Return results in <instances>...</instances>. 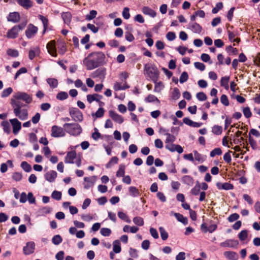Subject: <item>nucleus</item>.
<instances>
[{
  "label": "nucleus",
  "instance_id": "obj_1",
  "mask_svg": "<svg viewBox=\"0 0 260 260\" xmlns=\"http://www.w3.org/2000/svg\"><path fill=\"white\" fill-rule=\"evenodd\" d=\"M11 100V104L13 109L15 115L21 120H25L28 118V111L27 109H22L25 106L19 100H21L26 104H30L32 101V97L24 92H17Z\"/></svg>",
  "mask_w": 260,
  "mask_h": 260
},
{
  "label": "nucleus",
  "instance_id": "obj_2",
  "mask_svg": "<svg viewBox=\"0 0 260 260\" xmlns=\"http://www.w3.org/2000/svg\"><path fill=\"white\" fill-rule=\"evenodd\" d=\"M106 63V56L102 51L92 52L83 60V64L87 70H93Z\"/></svg>",
  "mask_w": 260,
  "mask_h": 260
},
{
  "label": "nucleus",
  "instance_id": "obj_3",
  "mask_svg": "<svg viewBox=\"0 0 260 260\" xmlns=\"http://www.w3.org/2000/svg\"><path fill=\"white\" fill-rule=\"evenodd\" d=\"M144 71L146 72V74L153 82L158 81L159 72L155 66L150 64H146L144 66Z\"/></svg>",
  "mask_w": 260,
  "mask_h": 260
},
{
  "label": "nucleus",
  "instance_id": "obj_4",
  "mask_svg": "<svg viewBox=\"0 0 260 260\" xmlns=\"http://www.w3.org/2000/svg\"><path fill=\"white\" fill-rule=\"evenodd\" d=\"M63 126L66 132L73 136H78L82 131L81 126L77 123H66Z\"/></svg>",
  "mask_w": 260,
  "mask_h": 260
},
{
  "label": "nucleus",
  "instance_id": "obj_5",
  "mask_svg": "<svg viewBox=\"0 0 260 260\" xmlns=\"http://www.w3.org/2000/svg\"><path fill=\"white\" fill-rule=\"evenodd\" d=\"M27 22H23L22 23L15 25L11 29L8 30L6 34V37L8 39H14L18 37L19 33L23 30L26 25Z\"/></svg>",
  "mask_w": 260,
  "mask_h": 260
},
{
  "label": "nucleus",
  "instance_id": "obj_6",
  "mask_svg": "<svg viewBox=\"0 0 260 260\" xmlns=\"http://www.w3.org/2000/svg\"><path fill=\"white\" fill-rule=\"evenodd\" d=\"M70 115L75 121L81 122L83 120V114L78 108H71L69 109Z\"/></svg>",
  "mask_w": 260,
  "mask_h": 260
},
{
  "label": "nucleus",
  "instance_id": "obj_7",
  "mask_svg": "<svg viewBox=\"0 0 260 260\" xmlns=\"http://www.w3.org/2000/svg\"><path fill=\"white\" fill-rule=\"evenodd\" d=\"M51 132V136L54 138L62 137L66 135L65 130L57 125L52 126Z\"/></svg>",
  "mask_w": 260,
  "mask_h": 260
},
{
  "label": "nucleus",
  "instance_id": "obj_8",
  "mask_svg": "<svg viewBox=\"0 0 260 260\" xmlns=\"http://www.w3.org/2000/svg\"><path fill=\"white\" fill-rule=\"evenodd\" d=\"M38 30V27L32 24H29L25 30V35L28 39L34 37Z\"/></svg>",
  "mask_w": 260,
  "mask_h": 260
},
{
  "label": "nucleus",
  "instance_id": "obj_9",
  "mask_svg": "<svg viewBox=\"0 0 260 260\" xmlns=\"http://www.w3.org/2000/svg\"><path fill=\"white\" fill-rule=\"evenodd\" d=\"M106 69L105 68H101L92 73L91 77L93 78H98L104 79L106 76Z\"/></svg>",
  "mask_w": 260,
  "mask_h": 260
},
{
  "label": "nucleus",
  "instance_id": "obj_10",
  "mask_svg": "<svg viewBox=\"0 0 260 260\" xmlns=\"http://www.w3.org/2000/svg\"><path fill=\"white\" fill-rule=\"evenodd\" d=\"M48 53L53 57L57 56L55 41L52 40L49 42L46 46Z\"/></svg>",
  "mask_w": 260,
  "mask_h": 260
},
{
  "label": "nucleus",
  "instance_id": "obj_11",
  "mask_svg": "<svg viewBox=\"0 0 260 260\" xmlns=\"http://www.w3.org/2000/svg\"><path fill=\"white\" fill-rule=\"evenodd\" d=\"M239 244L238 240L228 239L224 242H221L220 246L222 247L236 248Z\"/></svg>",
  "mask_w": 260,
  "mask_h": 260
},
{
  "label": "nucleus",
  "instance_id": "obj_12",
  "mask_svg": "<svg viewBox=\"0 0 260 260\" xmlns=\"http://www.w3.org/2000/svg\"><path fill=\"white\" fill-rule=\"evenodd\" d=\"M35 244L34 242H27L23 248V253L25 255H29L34 252Z\"/></svg>",
  "mask_w": 260,
  "mask_h": 260
},
{
  "label": "nucleus",
  "instance_id": "obj_13",
  "mask_svg": "<svg viewBox=\"0 0 260 260\" xmlns=\"http://www.w3.org/2000/svg\"><path fill=\"white\" fill-rule=\"evenodd\" d=\"M13 127V132L15 135L18 134L21 128V123L17 119L13 118L10 120Z\"/></svg>",
  "mask_w": 260,
  "mask_h": 260
},
{
  "label": "nucleus",
  "instance_id": "obj_14",
  "mask_svg": "<svg viewBox=\"0 0 260 260\" xmlns=\"http://www.w3.org/2000/svg\"><path fill=\"white\" fill-rule=\"evenodd\" d=\"M109 114L110 117L116 122L121 124L123 121L124 119L123 117L118 114V113H116L115 111L113 110H110L109 111Z\"/></svg>",
  "mask_w": 260,
  "mask_h": 260
},
{
  "label": "nucleus",
  "instance_id": "obj_15",
  "mask_svg": "<svg viewBox=\"0 0 260 260\" xmlns=\"http://www.w3.org/2000/svg\"><path fill=\"white\" fill-rule=\"evenodd\" d=\"M20 20V15L19 13L14 12L10 13L7 17V20L13 23H17Z\"/></svg>",
  "mask_w": 260,
  "mask_h": 260
},
{
  "label": "nucleus",
  "instance_id": "obj_16",
  "mask_svg": "<svg viewBox=\"0 0 260 260\" xmlns=\"http://www.w3.org/2000/svg\"><path fill=\"white\" fill-rule=\"evenodd\" d=\"M188 28L196 34H200L202 30V26L196 22L189 23Z\"/></svg>",
  "mask_w": 260,
  "mask_h": 260
},
{
  "label": "nucleus",
  "instance_id": "obj_17",
  "mask_svg": "<svg viewBox=\"0 0 260 260\" xmlns=\"http://www.w3.org/2000/svg\"><path fill=\"white\" fill-rule=\"evenodd\" d=\"M57 173L55 171L51 170L45 174V178L49 182H53L57 177Z\"/></svg>",
  "mask_w": 260,
  "mask_h": 260
},
{
  "label": "nucleus",
  "instance_id": "obj_18",
  "mask_svg": "<svg viewBox=\"0 0 260 260\" xmlns=\"http://www.w3.org/2000/svg\"><path fill=\"white\" fill-rule=\"evenodd\" d=\"M76 157V152L75 151H72L68 152L64 161L66 164H73L74 159Z\"/></svg>",
  "mask_w": 260,
  "mask_h": 260
},
{
  "label": "nucleus",
  "instance_id": "obj_19",
  "mask_svg": "<svg viewBox=\"0 0 260 260\" xmlns=\"http://www.w3.org/2000/svg\"><path fill=\"white\" fill-rule=\"evenodd\" d=\"M17 3L25 9H28L33 6L31 0H16Z\"/></svg>",
  "mask_w": 260,
  "mask_h": 260
},
{
  "label": "nucleus",
  "instance_id": "obj_20",
  "mask_svg": "<svg viewBox=\"0 0 260 260\" xmlns=\"http://www.w3.org/2000/svg\"><path fill=\"white\" fill-rule=\"evenodd\" d=\"M96 178L95 176H92L90 177H84V180L87 182V184L84 185V188L86 189L89 188L90 187L93 186L95 182Z\"/></svg>",
  "mask_w": 260,
  "mask_h": 260
},
{
  "label": "nucleus",
  "instance_id": "obj_21",
  "mask_svg": "<svg viewBox=\"0 0 260 260\" xmlns=\"http://www.w3.org/2000/svg\"><path fill=\"white\" fill-rule=\"evenodd\" d=\"M171 215H174L178 221L182 222L183 224L186 225L187 224V218L184 217L182 214L178 213H174L173 212H171Z\"/></svg>",
  "mask_w": 260,
  "mask_h": 260
},
{
  "label": "nucleus",
  "instance_id": "obj_22",
  "mask_svg": "<svg viewBox=\"0 0 260 260\" xmlns=\"http://www.w3.org/2000/svg\"><path fill=\"white\" fill-rule=\"evenodd\" d=\"M103 96L96 93L92 94H88L87 95V100L89 103H91L93 101L100 102V100L102 99Z\"/></svg>",
  "mask_w": 260,
  "mask_h": 260
},
{
  "label": "nucleus",
  "instance_id": "obj_23",
  "mask_svg": "<svg viewBox=\"0 0 260 260\" xmlns=\"http://www.w3.org/2000/svg\"><path fill=\"white\" fill-rule=\"evenodd\" d=\"M216 186L219 189H224V190H231L233 189L234 186L233 184L225 182L223 183L220 182H217L216 183Z\"/></svg>",
  "mask_w": 260,
  "mask_h": 260
},
{
  "label": "nucleus",
  "instance_id": "obj_24",
  "mask_svg": "<svg viewBox=\"0 0 260 260\" xmlns=\"http://www.w3.org/2000/svg\"><path fill=\"white\" fill-rule=\"evenodd\" d=\"M223 255L229 260H237L238 258V255L234 251H225Z\"/></svg>",
  "mask_w": 260,
  "mask_h": 260
},
{
  "label": "nucleus",
  "instance_id": "obj_25",
  "mask_svg": "<svg viewBox=\"0 0 260 260\" xmlns=\"http://www.w3.org/2000/svg\"><path fill=\"white\" fill-rule=\"evenodd\" d=\"M142 11L145 15H148L153 18L155 17L156 15V13L148 7H144L142 9Z\"/></svg>",
  "mask_w": 260,
  "mask_h": 260
},
{
  "label": "nucleus",
  "instance_id": "obj_26",
  "mask_svg": "<svg viewBox=\"0 0 260 260\" xmlns=\"http://www.w3.org/2000/svg\"><path fill=\"white\" fill-rule=\"evenodd\" d=\"M181 181L183 183L185 184L188 186H192L194 183L193 178L189 175H185L181 178Z\"/></svg>",
  "mask_w": 260,
  "mask_h": 260
},
{
  "label": "nucleus",
  "instance_id": "obj_27",
  "mask_svg": "<svg viewBox=\"0 0 260 260\" xmlns=\"http://www.w3.org/2000/svg\"><path fill=\"white\" fill-rule=\"evenodd\" d=\"M72 14L70 12H63L61 14V17L63 20L64 23L67 25H69L70 24L71 19H72Z\"/></svg>",
  "mask_w": 260,
  "mask_h": 260
},
{
  "label": "nucleus",
  "instance_id": "obj_28",
  "mask_svg": "<svg viewBox=\"0 0 260 260\" xmlns=\"http://www.w3.org/2000/svg\"><path fill=\"white\" fill-rule=\"evenodd\" d=\"M57 47L58 52L61 55H63L67 51V45L64 42L60 41L58 42Z\"/></svg>",
  "mask_w": 260,
  "mask_h": 260
},
{
  "label": "nucleus",
  "instance_id": "obj_29",
  "mask_svg": "<svg viewBox=\"0 0 260 260\" xmlns=\"http://www.w3.org/2000/svg\"><path fill=\"white\" fill-rule=\"evenodd\" d=\"M129 88V86L127 85L125 82L123 85H121V83L119 82H116L114 83L113 88L115 91H118L120 90H125Z\"/></svg>",
  "mask_w": 260,
  "mask_h": 260
},
{
  "label": "nucleus",
  "instance_id": "obj_30",
  "mask_svg": "<svg viewBox=\"0 0 260 260\" xmlns=\"http://www.w3.org/2000/svg\"><path fill=\"white\" fill-rule=\"evenodd\" d=\"M129 194L133 197H138L140 196V191L136 187L130 186L128 187Z\"/></svg>",
  "mask_w": 260,
  "mask_h": 260
},
{
  "label": "nucleus",
  "instance_id": "obj_31",
  "mask_svg": "<svg viewBox=\"0 0 260 260\" xmlns=\"http://www.w3.org/2000/svg\"><path fill=\"white\" fill-rule=\"evenodd\" d=\"M201 185L199 181H196L195 186L191 189V193L193 196H197L200 193Z\"/></svg>",
  "mask_w": 260,
  "mask_h": 260
},
{
  "label": "nucleus",
  "instance_id": "obj_32",
  "mask_svg": "<svg viewBox=\"0 0 260 260\" xmlns=\"http://www.w3.org/2000/svg\"><path fill=\"white\" fill-rule=\"evenodd\" d=\"M113 251L116 253L120 252L121 250L120 243L119 240H115L113 243Z\"/></svg>",
  "mask_w": 260,
  "mask_h": 260
},
{
  "label": "nucleus",
  "instance_id": "obj_33",
  "mask_svg": "<svg viewBox=\"0 0 260 260\" xmlns=\"http://www.w3.org/2000/svg\"><path fill=\"white\" fill-rule=\"evenodd\" d=\"M46 81L51 88H55L58 86V81L55 78H48Z\"/></svg>",
  "mask_w": 260,
  "mask_h": 260
},
{
  "label": "nucleus",
  "instance_id": "obj_34",
  "mask_svg": "<svg viewBox=\"0 0 260 260\" xmlns=\"http://www.w3.org/2000/svg\"><path fill=\"white\" fill-rule=\"evenodd\" d=\"M230 80V77L224 76L221 78L220 80V85L221 86L224 87L226 89L229 88V81Z\"/></svg>",
  "mask_w": 260,
  "mask_h": 260
},
{
  "label": "nucleus",
  "instance_id": "obj_35",
  "mask_svg": "<svg viewBox=\"0 0 260 260\" xmlns=\"http://www.w3.org/2000/svg\"><path fill=\"white\" fill-rule=\"evenodd\" d=\"M1 125L3 127L4 131L7 133L10 134V125L8 121L5 120L2 122Z\"/></svg>",
  "mask_w": 260,
  "mask_h": 260
},
{
  "label": "nucleus",
  "instance_id": "obj_36",
  "mask_svg": "<svg viewBox=\"0 0 260 260\" xmlns=\"http://www.w3.org/2000/svg\"><path fill=\"white\" fill-rule=\"evenodd\" d=\"M118 216L121 219L125 221L127 223H131V220L128 217V216L123 212L120 211L118 212Z\"/></svg>",
  "mask_w": 260,
  "mask_h": 260
},
{
  "label": "nucleus",
  "instance_id": "obj_37",
  "mask_svg": "<svg viewBox=\"0 0 260 260\" xmlns=\"http://www.w3.org/2000/svg\"><path fill=\"white\" fill-rule=\"evenodd\" d=\"M222 127L221 126L215 125L213 126L212 129V132L216 135H219L222 133Z\"/></svg>",
  "mask_w": 260,
  "mask_h": 260
},
{
  "label": "nucleus",
  "instance_id": "obj_38",
  "mask_svg": "<svg viewBox=\"0 0 260 260\" xmlns=\"http://www.w3.org/2000/svg\"><path fill=\"white\" fill-rule=\"evenodd\" d=\"M133 221L134 223L138 226H142L144 223L143 218L140 216L135 217Z\"/></svg>",
  "mask_w": 260,
  "mask_h": 260
},
{
  "label": "nucleus",
  "instance_id": "obj_39",
  "mask_svg": "<svg viewBox=\"0 0 260 260\" xmlns=\"http://www.w3.org/2000/svg\"><path fill=\"white\" fill-rule=\"evenodd\" d=\"M51 211V208L49 207H44L39 209V213L40 215H45L49 214Z\"/></svg>",
  "mask_w": 260,
  "mask_h": 260
},
{
  "label": "nucleus",
  "instance_id": "obj_40",
  "mask_svg": "<svg viewBox=\"0 0 260 260\" xmlns=\"http://www.w3.org/2000/svg\"><path fill=\"white\" fill-rule=\"evenodd\" d=\"M69 95L67 92L65 91H60L58 92L56 95V99L62 101L67 99Z\"/></svg>",
  "mask_w": 260,
  "mask_h": 260
},
{
  "label": "nucleus",
  "instance_id": "obj_41",
  "mask_svg": "<svg viewBox=\"0 0 260 260\" xmlns=\"http://www.w3.org/2000/svg\"><path fill=\"white\" fill-rule=\"evenodd\" d=\"M125 174V166L120 165L119 167L118 170L116 172V176L118 177H123Z\"/></svg>",
  "mask_w": 260,
  "mask_h": 260
},
{
  "label": "nucleus",
  "instance_id": "obj_42",
  "mask_svg": "<svg viewBox=\"0 0 260 260\" xmlns=\"http://www.w3.org/2000/svg\"><path fill=\"white\" fill-rule=\"evenodd\" d=\"M165 135L167 136V138L165 141L166 144L172 143L176 140L175 136L170 133H165Z\"/></svg>",
  "mask_w": 260,
  "mask_h": 260
},
{
  "label": "nucleus",
  "instance_id": "obj_43",
  "mask_svg": "<svg viewBox=\"0 0 260 260\" xmlns=\"http://www.w3.org/2000/svg\"><path fill=\"white\" fill-rule=\"evenodd\" d=\"M105 113V110L103 108H100L96 111L95 113H92V116L93 117L95 116L96 118H101L104 116Z\"/></svg>",
  "mask_w": 260,
  "mask_h": 260
},
{
  "label": "nucleus",
  "instance_id": "obj_44",
  "mask_svg": "<svg viewBox=\"0 0 260 260\" xmlns=\"http://www.w3.org/2000/svg\"><path fill=\"white\" fill-rule=\"evenodd\" d=\"M62 239L59 235H56L53 237L52 239V243L56 245H59L62 242Z\"/></svg>",
  "mask_w": 260,
  "mask_h": 260
},
{
  "label": "nucleus",
  "instance_id": "obj_45",
  "mask_svg": "<svg viewBox=\"0 0 260 260\" xmlns=\"http://www.w3.org/2000/svg\"><path fill=\"white\" fill-rule=\"evenodd\" d=\"M155 83L154 91L156 92H160L163 88L164 86L161 82H158L157 81L153 82Z\"/></svg>",
  "mask_w": 260,
  "mask_h": 260
},
{
  "label": "nucleus",
  "instance_id": "obj_46",
  "mask_svg": "<svg viewBox=\"0 0 260 260\" xmlns=\"http://www.w3.org/2000/svg\"><path fill=\"white\" fill-rule=\"evenodd\" d=\"M12 92L13 89L12 87H9L8 88L5 89L2 92L1 97H8L10 94H11L12 93Z\"/></svg>",
  "mask_w": 260,
  "mask_h": 260
},
{
  "label": "nucleus",
  "instance_id": "obj_47",
  "mask_svg": "<svg viewBox=\"0 0 260 260\" xmlns=\"http://www.w3.org/2000/svg\"><path fill=\"white\" fill-rule=\"evenodd\" d=\"M159 231L160 232V236H161V239L163 240H167L168 239V234L166 231L165 229L163 227H161V226L159 227Z\"/></svg>",
  "mask_w": 260,
  "mask_h": 260
},
{
  "label": "nucleus",
  "instance_id": "obj_48",
  "mask_svg": "<svg viewBox=\"0 0 260 260\" xmlns=\"http://www.w3.org/2000/svg\"><path fill=\"white\" fill-rule=\"evenodd\" d=\"M222 154V150L220 148H216L210 152V155L214 157L216 155H220Z\"/></svg>",
  "mask_w": 260,
  "mask_h": 260
},
{
  "label": "nucleus",
  "instance_id": "obj_49",
  "mask_svg": "<svg viewBox=\"0 0 260 260\" xmlns=\"http://www.w3.org/2000/svg\"><path fill=\"white\" fill-rule=\"evenodd\" d=\"M21 167L26 172H29L31 170V166L26 161H22L21 164Z\"/></svg>",
  "mask_w": 260,
  "mask_h": 260
},
{
  "label": "nucleus",
  "instance_id": "obj_50",
  "mask_svg": "<svg viewBox=\"0 0 260 260\" xmlns=\"http://www.w3.org/2000/svg\"><path fill=\"white\" fill-rule=\"evenodd\" d=\"M7 53L8 55L13 57H16L19 55L18 51L17 50L13 49H8Z\"/></svg>",
  "mask_w": 260,
  "mask_h": 260
},
{
  "label": "nucleus",
  "instance_id": "obj_51",
  "mask_svg": "<svg viewBox=\"0 0 260 260\" xmlns=\"http://www.w3.org/2000/svg\"><path fill=\"white\" fill-rule=\"evenodd\" d=\"M61 192L57 190H54L52 192L51 197L57 201H59L61 198Z\"/></svg>",
  "mask_w": 260,
  "mask_h": 260
},
{
  "label": "nucleus",
  "instance_id": "obj_52",
  "mask_svg": "<svg viewBox=\"0 0 260 260\" xmlns=\"http://www.w3.org/2000/svg\"><path fill=\"white\" fill-rule=\"evenodd\" d=\"M97 14L95 10H91L88 14L86 15V19L87 20H91L94 19Z\"/></svg>",
  "mask_w": 260,
  "mask_h": 260
},
{
  "label": "nucleus",
  "instance_id": "obj_53",
  "mask_svg": "<svg viewBox=\"0 0 260 260\" xmlns=\"http://www.w3.org/2000/svg\"><path fill=\"white\" fill-rule=\"evenodd\" d=\"M248 236L247 231L246 230H243L241 231L238 234V238L241 241H244L246 239Z\"/></svg>",
  "mask_w": 260,
  "mask_h": 260
},
{
  "label": "nucleus",
  "instance_id": "obj_54",
  "mask_svg": "<svg viewBox=\"0 0 260 260\" xmlns=\"http://www.w3.org/2000/svg\"><path fill=\"white\" fill-rule=\"evenodd\" d=\"M39 18L43 23V26L44 28V31H46L48 24V19L42 15H39Z\"/></svg>",
  "mask_w": 260,
  "mask_h": 260
},
{
  "label": "nucleus",
  "instance_id": "obj_55",
  "mask_svg": "<svg viewBox=\"0 0 260 260\" xmlns=\"http://www.w3.org/2000/svg\"><path fill=\"white\" fill-rule=\"evenodd\" d=\"M145 101L147 103L159 101L157 97L152 94H149L145 99Z\"/></svg>",
  "mask_w": 260,
  "mask_h": 260
},
{
  "label": "nucleus",
  "instance_id": "obj_56",
  "mask_svg": "<svg viewBox=\"0 0 260 260\" xmlns=\"http://www.w3.org/2000/svg\"><path fill=\"white\" fill-rule=\"evenodd\" d=\"M188 79V75L187 73L186 72H183L180 77L179 81L181 83H183L185 82Z\"/></svg>",
  "mask_w": 260,
  "mask_h": 260
},
{
  "label": "nucleus",
  "instance_id": "obj_57",
  "mask_svg": "<svg viewBox=\"0 0 260 260\" xmlns=\"http://www.w3.org/2000/svg\"><path fill=\"white\" fill-rule=\"evenodd\" d=\"M129 9L128 7H125L122 11V15L125 19H128L130 18Z\"/></svg>",
  "mask_w": 260,
  "mask_h": 260
},
{
  "label": "nucleus",
  "instance_id": "obj_58",
  "mask_svg": "<svg viewBox=\"0 0 260 260\" xmlns=\"http://www.w3.org/2000/svg\"><path fill=\"white\" fill-rule=\"evenodd\" d=\"M118 161V158L116 156H114L112 157L110 160L109 161V162L106 165V168H110L112 165L117 164Z\"/></svg>",
  "mask_w": 260,
  "mask_h": 260
},
{
  "label": "nucleus",
  "instance_id": "obj_59",
  "mask_svg": "<svg viewBox=\"0 0 260 260\" xmlns=\"http://www.w3.org/2000/svg\"><path fill=\"white\" fill-rule=\"evenodd\" d=\"M100 233L104 236H109L111 233V231L109 228H103L101 229Z\"/></svg>",
  "mask_w": 260,
  "mask_h": 260
},
{
  "label": "nucleus",
  "instance_id": "obj_60",
  "mask_svg": "<svg viewBox=\"0 0 260 260\" xmlns=\"http://www.w3.org/2000/svg\"><path fill=\"white\" fill-rule=\"evenodd\" d=\"M243 114L245 117L247 118H249L252 116V113L250 111V109L249 107L244 108L243 109Z\"/></svg>",
  "mask_w": 260,
  "mask_h": 260
},
{
  "label": "nucleus",
  "instance_id": "obj_61",
  "mask_svg": "<svg viewBox=\"0 0 260 260\" xmlns=\"http://www.w3.org/2000/svg\"><path fill=\"white\" fill-rule=\"evenodd\" d=\"M223 7V4L221 2H219L216 4L215 8H213L212 12L213 14H216L218 12L221 10Z\"/></svg>",
  "mask_w": 260,
  "mask_h": 260
},
{
  "label": "nucleus",
  "instance_id": "obj_62",
  "mask_svg": "<svg viewBox=\"0 0 260 260\" xmlns=\"http://www.w3.org/2000/svg\"><path fill=\"white\" fill-rule=\"evenodd\" d=\"M239 218V215L238 213H233L230 215L228 218V219L229 222H233L235 220H237Z\"/></svg>",
  "mask_w": 260,
  "mask_h": 260
},
{
  "label": "nucleus",
  "instance_id": "obj_63",
  "mask_svg": "<svg viewBox=\"0 0 260 260\" xmlns=\"http://www.w3.org/2000/svg\"><path fill=\"white\" fill-rule=\"evenodd\" d=\"M220 102L224 106L229 105V101L228 96L225 94H222L220 97Z\"/></svg>",
  "mask_w": 260,
  "mask_h": 260
},
{
  "label": "nucleus",
  "instance_id": "obj_64",
  "mask_svg": "<svg viewBox=\"0 0 260 260\" xmlns=\"http://www.w3.org/2000/svg\"><path fill=\"white\" fill-rule=\"evenodd\" d=\"M180 96L179 90L177 88H174L172 92V98L174 100L178 99Z\"/></svg>",
  "mask_w": 260,
  "mask_h": 260
}]
</instances>
